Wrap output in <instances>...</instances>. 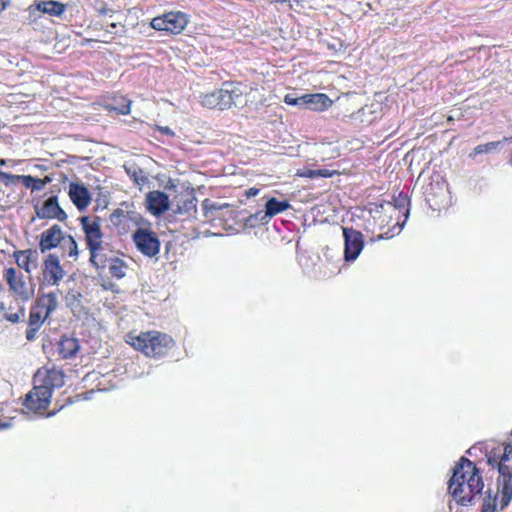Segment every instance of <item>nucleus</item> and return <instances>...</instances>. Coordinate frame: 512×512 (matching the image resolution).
<instances>
[{
	"mask_svg": "<svg viewBox=\"0 0 512 512\" xmlns=\"http://www.w3.org/2000/svg\"><path fill=\"white\" fill-rule=\"evenodd\" d=\"M188 24V17L185 13L168 12L152 19L151 27L155 30L165 31L171 34L181 33Z\"/></svg>",
	"mask_w": 512,
	"mask_h": 512,
	"instance_id": "obj_7",
	"label": "nucleus"
},
{
	"mask_svg": "<svg viewBox=\"0 0 512 512\" xmlns=\"http://www.w3.org/2000/svg\"><path fill=\"white\" fill-rule=\"evenodd\" d=\"M204 216L208 221H227L234 218V210L227 203L213 202L205 199L202 202Z\"/></svg>",
	"mask_w": 512,
	"mask_h": 512,
	"instance_id": "obj_12",
	"label": "nucleus"
},
{
	"mask_svg": "<svg viewBox=\"0 0 512 512\" xmlns=\"http://www.w3.org/2000/svg\"><path fill=\"white\" fill-rule=\"evenodd\" d=\"M38 306L44 309V317H48L58 307V292L53 291L43 295L39 299Z\"/></svg>",
	"mask_w": 512,
	"mask_h": 512,
	"instance_id": "obj_24",
	"label": "nucleus"
},
{
	"mask_svg": "<svg viewBox=\"0 0 512 512\" xmlns=\"http://www.w3.org/2000/svg\"><path fill=\"white\" fill-rule=\"evenodd\" d=\"M65 275L59 257L53 253L48 254L42 266V285L58 286Z\"/></svg>",
	"mask_w": 512,
	"mask_h": 512,
	"instance_id": "obj_10",
	"label": "nucleus"
},
{
	"mask_svg": "<svg viewBox=\"0 0 512 512\" xmlns=\"http://www.w3.org/2000/svg\"><path fill=\"white\" fill-rule=\"evenodd\" d=\"M35 212L40 219H57L58 221L67 219L66 212L58 204L57 196L49 197L40 207L35 206Z\"/></svg>",
	"mask_w": 512,
	"mask_h": 512,
	"instance_id": "obj_13",
	"label": "nucleus"
},
{
	"mask_svg": "<svg viewBox=\"0 0 512 512\" xmlns=\"http://www.w3.org/2000/svg\"><path fill=\"white\" fill-rule=\"evenodd\" d=\"M259 193V190L257 188H250L247 192H246V195L248 197H254L256 196L257 194Z\"/></svg>",
	"mask_w": 512,
	"mask_h": 512,
	"instance_id": "obj_43",
	"label": "nucleus"
},
{
	"mask_svg": "<svg viewBox=\"0 0 512 512\" xmlns=\"http://www.w3.org/2000/svg\"><path fill=\"white\" fill-rule=\"evenodd\" d=\"M243 91L239 83L225 82L220 89L200 95V103L209 109L225 110L236 105Z\"/></svg>",
	"mask_w": 512,
	"mask_h": 512,
	"instance_id": "obj_4",
	"label": "nucleus"
},
{
	"mask_svg": "<svg viewBox=\"0 0 512 512\" xmlns=\"http://www.w3.org/2000/svg\"><path fill=\"white\" fill-rule=\"evenodd\" d=\"M20 177L21 175H13L2 171L0 174V183L5 184L6 186L15 185L21 181Z\"/></svg>",
	"mask_w": 512,
	"mask_h": 512,
	"instance_id": "obj_35",
	"label": "nucleus"
},
{
	"mask_svg": "<svg viewBox=\"0 0 512 512\" xmlns=\"http://www.w3.org/2000/svg\"><path fill=\"white\" fill-rule=\"evenodd\" d=\"M291 208V204L287 200H278L275 197L267 199L264 205V216L268 217L269 221L276 215Z\"/></svg>",
	"mask_w": 512,
	"mask_h": 512,
	"instance_id": "obj_22",
	"label": "nucleus"
},
{
	"mask_svg": "<svg viewBox=\"0 0 512 512\" xmlns=\"http://www.w3.org/2000/svg\"><path fill=\"white\" fill-rule=\"evenodd\" d=\"M448 188L444 182L430 183L426 189V197L430 206L440 209L447 204Z\"/></svg>",
	"mask_w": 512,
	"mask_h": 512,
	"instance_id": "obj_15",
	"label": "nucleus"
},
{
	"mask_svg": "<svg viewBox=\"0 0 512 512\" xmlns=\"http://www.w3.org/2000/svg\"><path fill=\"white\" fill-rule=\"evenodd\" d=\"M65 384V375L61 370H38L34 376V387L26 395L23 406L34 413H41L50 404L52 392Z\"/></svg>",
	"mask_w": 512,
	"mask_h": 512,
	"instance_id": "obj_2",
	"label": "nucleus"
},
{
	"mask_svg": "<svg viewBox=\"0 0 512 512\" xmlns=\"http://www.w3.org/2000/svg\"><path fill=\"white\" fill-rule=\"evenodd\" d=\"M136 248L149 258L155 257L160 252V241L153 231L138 227L132 235Z\"/></svg>",
	"mask_w": 512,
	"mask_h": 512,
	"instance_id": "obj_9",
	"label": "nucleus"
},
{
	"mask_svg": "<svg viewBox=\"0 0 512 512\" xmlns=\"http://www.w3.org/2000/svg\"><path fill=\"white\" fill-rule=\"evenodd\" d=\"M284 102L288 105H293V106H299V107H304V104H305V98H304V95L300 96V97H294L293 95L291 94H287L284 98Z\"/></svg>",
	"mask_w": 512,
	"mask_h": 512,
	"instance_id": "obj_36",
	"label": "nucleus"
},
{
	"mask_svg": "<svg viewBox=\"0 0 512 512\" xmlns=\"http://www.w3.org/2000/svg\"><path fill=\"white\" fill-rule=\"evenodd\" d=\"M7 3L4 0H0V13L6 8Z\"/></svg>",
	"mask_w": 512,
	"mask_h": 512,
	"instance_id": "obj_45",
	"label": "nucleus"
},
{
	"mask_svg": "<svg viewBox=\"0 0 512 512\" xmlns=\"http://www.w3.org/2000/svg\"><path fill=\"white\" fill-rule=\"evenodd\" d=\"M38 251L34 249H26L14 252V258L19 268L24 269L27 273L38 266Z\"/></svg>",
	"mask_w": 512,
	"mask_h": 512,
	"instance_id": "obj_18",
	"label": "nucleus"
},
{
	"mask_svg": "<svg viewBox=\"0 0 512 512\" xmlns=\"http://www.w3.org/2000/svg\"><path fill=\"white\" fill-rule=\"evenodd\" d=\"M157 129L164 135L174 136V132L168 126H158Z\"/></svg>",
	"mask_w": 512,
	"mask_h": 512,
	"instance_id": "obj_41",
	"label": "nucleus"
},
{
	"mask_svg": "<svg viewBox=\"0 0 512 512\" xmlns=\"http://www.w3.org/2000/svg\"><path fill=\"white\" fill-rule=\"evenodd\" d=\"M111 222L119 228L125 229L128 222H133L136 225H140L144 222V219L135 212H125L121 209H116L110 216Z\"/></svg>",
	"mask_w": 512,
	"mask_h": 512,
	"instance_id": "obj_19",
	"label": "nucleus"
},
{
	"mask_svg": "<svg viewBox=\"0 0 512 512\" xmlns=\"http://www.w3.org/2000/svg\"><path fill=\"white\" fill-rule=\"evenodd\" d=\"M11 426V424L7 421H3L0 419V430L7 429Z\"/></svg>",
	"mask_w": 512,
	"mask_h": 512,
	"instance_id": "obj_44",
	"label": "nucleus"
},
{
	"mask_svg": "<svg viewBox=\"0 0 512 512\" xmlns=\"http://www.w3.org/2000/svg\"><path fill=\"white\" fill-rule=\"evenodd\" d=\"M126 264L119 258L111 260L109 265V272L112 277L122 279L125 276Z\"/></svg>",
	"mask_w": 512,
	"mask_h": 512,
	"instance_id": "obj_30",
	"label": "nucleus"
},
{
	"mask_svg": "<svg viewBox=\"0 0 512 512\" xmlns=\"http://www.w3.org/2000/svg\"><path fill=\"white\" fill-rule=\"evenodd\" d=\"M132 177L134 178V181L137 184L143 183L145 181V177L143 175V171L140 170V169L139 170H134L133 174H132Z\"/></svg>",
	"mask_w": 512,
	"mask_h": 512,
	"instance_id": "obj_39",
	"label": "nucleus"
},
{
	"mask_svg": "<svg viewBox=\"0 0 512 512\" xmlns=\"http://www.w3.org/2000/svg\"><path fill=\"white\" fill-rule=\"evenodd\" d=\"M68 195L79 211H84L91 202V194L87 187L77 182L69 184Z\"/></svg>",
	"mask_w": 512,
	"mask_h": 512,
	"instance_id": "obj_16",
	"label": "nucleus"
},
{
	"mask_svg": "<svg viewBox=\"0 0 512 512\" xmlns=\"http://www.w3.org/2000/svg\"><path fill=\"white\" fill-rule=\"evenodd\" d=\"M335 174V171H330L328 169H309V168H303L299 169L296 173L297 176L303 177V178H329L332 177Z\"/></svg>",
	"mask_w": 512,
	"mask_h": 512,
	"instance_id": "obj_29",
	"label": "nucleus"
},
{
	"mask_svg": "<svg viewBox=\"0 0 512 512\" xmlns=\"http://www.w3.org/2000/svg\"><path fill=\"white\" fill-rule=\"evenodd\" d=\"M129 339L128 343L136 350L153 358L165 356L175 344L171 336L158 331L143 332L137 336H129Z\"/></svg>",
	"mask_w": 512,
	"mask_h": 512,
	"instance_id": "obj_3",
	"label": "nucleus"
},
{
	"mask_svg": "<svg viewBox=\"0 0 512 512\" xmlns=\"http://www.w3.org/2000/svg\"><path fill=\"white\" fill-rule=\"evenodd\" d=\"M484 488L479 470L469 459L462 457L453 468V474L448 482V491L461 506L473 503L474 498Z\"/></svg>",
	"mask_w": 512,
	"mask_h": 512,
	"instance_id": "obj_1",
	"label": "nucleus"
},
{
	"mask_svg": "<svg viewBox=\"0 0 512 512\" xmlns=\"http://www.w3.org/2000/svg\"><path fill=\"white\" fill-rule=\"evenodd\" d=\"M304 98V108H308L314 111L326 110L333 104V101L323 93L304 94Z\"/></svg>",
	"mask_w": 512,
	"mask_h": 512,
	"instance_id": "obj_20",
	"label": "nucleus"
},
{
	"mask_svg": "<svg viewBox=\"0 0 512 512\" xmlns=\"http://www.w3.org/2000/svg\"><path fill=\"white\" fill-rule=\"evenodd\" d=\"M487 462L490 466L496 467L500 475L506 477L512 471V444L506 445L502 452H493Z\"/></svg>",
	"mask_w": 512,
	"mask_h": 512,
	"instance_id": "obj_14",
	"label": "nucleus"
},
{
	"mask_svg": "<svg viewBox=\"0 0 512 512\" xmlns=\"http://www.w3.org/2000/svg\"><path fill=\"white\" fill-rule=\"evenodd\" d=\"M38 330V327L28 326V329L26 330V339L28 341H33L36 337Z\"/></svg>",
	"mask_w": 512,
	"mask_h": 512,
	"instance_id": "obj_38",
	"label": "nucleus"
},
{
	"mask_svg": "<svg viewBox=\"0 0 512 512\" xmlns=\"http://www.w3.org/2000/svg\"><path fill=\"white\" fill-rule=\"evenodd\" d=\"M20 178L23 185L32 191H41L48 183L51 182V178L48 176L40 179L31 175H21Z\"/></svg>",
	"mask_w": 512,
	"mask_h": 512,
	"instance_id": "obj_26",
	"label": "nucleus"
},
{
	"mask_svg": "<svg viewBox=\"0 0 512 512\" xmlns=\"http://www.w3.org/2000/svg\"><path fill=\"white\" fill-rule=\"evenodd\" d=\"M270 221L268 217L264 216V210H260L251 214L245 219V225L249 227H256L258 225L268 224Z\"/></svg>",
	"mask_w": 512,
	"mask_h": 512,
	"instance_id": "obj_32",
	"label": "nucleus"
},
{
	"mask_svg": "<svg viewBox=\"0 0 512 512\" xmlns=\"http://www.w3.org/2000/svg\"><path fill=\"white\" fill-rule=\"evenodd\" d=\"M79 350V344L77 339L63 336L58 345L59 354L67 359L72 358L76 355Z\"/></svg>",
	"mask_w": 512,
	"mask_h": 512,
	"instance_id": "obj_23",
	"label": "nucleus"
},
{
	"mask_svg": "<svg viewBox=\"0 0 512 512\" xmlns=\"http://www.w3.org/2000/svg\"><path fill=\"white\" fill-rule=\"evenodd\" d=\"M183 209L185 210L186 213H190V211H195L196 210V200L194 198H192V199L185 201Z\"/></svg>",
	"mask_w": 512,
	"mask_h": 512,
	"instance_id": "obj_37",
	"label": "nucleus"
},
{
	"mask_svg": "<svg viewBox=\"0 0 512 512\" xmlns=\"http://www.w3.org/2000/svg\"><path fill=\"white\" fill-rule=\"evenodd\" d=\"M502 477V487H501V490H500V494H501V507L500 509L503 510L505 509L511 502L512 500V477L510 476H504V475H500Z\"/></svg>",
	"mask_w": 512,
	"mask_h": 512,
	"instance_id": "obj_27",
	"label": "nucleus"
},
{
	"mask_svg": "<svg viewBox=\"0 0 512 512\" xmlns=\"http://www.w3.org/2000/svg\"><path fill=\"white\" fill-rule=\"evenodd\" d=\"M7 320L12 323H17L20 319V315L18 313H10L6 316Z\"/></svg>",
	"mask_w": 512,
	"mask_h": 512,
	"instance_id": "obj_42",
	"label": "nucleus"
},
{
	"mask_svg": "<svg viewBox=\"0 0 512 512\" xmlns=\"http://www.w3.org/2000/svg\"><path fill=\"white\" fill-rule=\"evenodd\" d=\"M497 495L492 496L490 491L486 493L483 499L481 512H496Z\"/></svg>",
	"mask_w": 512,
	"mask_h": 512,
	"instance_id": "obj_33",
	"label": "nucleus"
},
{
	"mask_svg": "<svg viewBox=\"0 0 512 512\" xmlns=\"http://www.w3.org/2000/svg\"><path fill=\"white\" fill-rule=\"evenodd\" d=\"M82 229L85 233L87 247L90 251V262H97L99 251H102V231L98 219H91L89 216L80 218Z\"/></svg>",
	"mask_w": 512,
	"mask_h": 512,
	"instance_id": "obj_6",
	"label": "nucleus"
},
{
	"mask_svg": "<svg viewBox=\"0 0 512 512\" xmlns=\"http://www.w3.org/2000/svg\"><path fill=\"white\" fill-rule=\"evenodd\" d=\"M58 245L68 248L69 257H76L78 255V248L75 239L70 235H64L61 227L58 224H54L49 229L41 233L39 249L42 253H45L56 248Z\"/></svg>",
	"mask_w": 512,
	"mask_h": 512,
	"instance_id": "obj_5",
	"label": "nucleus"
},
{
	"mask_svg": "<svg viewBox=\"0 0 512 512\" xmlns=\"http://www.w3.org/2000/svg\"><path fill=\"white\" fill-rule=\"evenodd\" d=\"M106 108L120 115H128L131 111V101L124 96L115 98Z\"/></svg>",
	"mask_w": 512,
	"mask_h": 512,
	"instance_id": "obj_28",
	"label": "nucleus"
},
{
	"mask_svg": "<svg viewBox=\"0 0 512 512\" xmlns=\"http://www.w3.org/2000/svg\"><path fill=\"white\" fill-rule=\"evenodd\" d=\"M4 277L10 290L13 291L22 301H28L34 296L35 289L31 277H29V281L27 282L24 276L18 273L13 267L5 270Z\"/></svg>",
	"mask_w": 512,
	"mask_h": 512,
	"instance_id": "obj_8",
	"label": "nucleus"
},
{
	"mask_svg": "<svg viewBox=\"0 0 512 512\" xmlns=\"http://www.w3.org/2000/svg\"><path fill=\"white\" fill-rule=\"evenodd\" d=\"M30 8L50 16H61L65 12V5L54 0L34 1Z\"/></svg>",
	"mask_w": 512,
	"mask_h": 512,
	"instance_id": "obj_21",
	"label": "nucleus"
},
{
	"mask_svg": "<svg viewBox=\"0 0 512 512\" xmlns=\"http://www.w3.org/2000/svg\"><path fill=\"white\" fill-rule=\"evenodd\" d=\"M56 414V411H52V412H49L46 416L47 417H52Z\"/></svg>",
	"mask_w": 512,
	"mask_h": 512,
	"instance_id": "obj_46",
	"label": "nucleus"
},
{
	"mask_svg": "<svg viewBox=\"0 0 512 512\" xmlns=\"http://www.w3.org/2000/svg\"><path fill=\"white\" fill-rule=\"evenodd\" d=\"M147 209L154 216H160L169 209V197L162 191H150L146 196Z\"/></svg>",
	"mask_w": 512,
	"mask_h": 512,
	"instance_id": "obj_17",
	"label": "nucleus"
},
{
	"mask_svg": "<svg viewBox=\"0 0 512 512\" xmlns=\"http://www.w3.org/2000/svg\"><path fill=\"white\" fill-rule=\"evenodd\" d=\"M507 476H510V477H512V471H511V473H510V474H508Z\"/></svg>",
	"mask_w": 512,
	"mask_h": 512,
	"instance_id": "obj_47",
	"label": "nucleus"
},
{
	"mask_svg": "<svg viewBox=\"0 0 512 512\" xmlns=\"http://www.w3.org/2000/svg\"><path fill=\"white\" fill-rule=\"evenodd\" d=\"M45 317L42 316V311L34 308L30 311L28 326L40 328Z\"/></svg>",
	"mask_w": 512,
	"mask_h": 512,
	"instance_id": "obj_34",
	"label": "nucleus"
},
{
	"mask_svg": "<svg viewBox=\"0 0 512 512\" xmlns=\"http://www.w3.org/2000/svg\"><path fill=\"white\" fill-rule=\"evenodd\" d=\"M96 261L97 262H91V264L94 265L98 269L105 267L106 259L104 258L103 255H101L100 252H99V256L97 257Z\"/></svg>",
	"mask_w": 512,
	"mask_h": 512,
	"instance_id": "obj_40",
	"label": "nucleus"
},
{
	"mask_svg": "<svg viewBox=\"0 0 512 512\" xmlns=\"http://www.w3.org/2000/svg\"><path fill=\"white\" fill-rule=\"evenodd\" d=\"M344 259L346 262H354L364 248V239L360 231L343 227Z\"/></svg>",
	"mask_w": 512,
	"mask_h": 512,
	"instance_id": "obj_11",
	"label": "nucleus"
},
{
	"mask_svg": "<svg viewBox=\"0 0 512 512\" xmlns=\"http://www.w3.org/2000/svg\"><path fill=\"white\" fill-rule=\"evenodd\" d=\"M509 140H510V138L505 137L499 141H492V142H488L485 144L477 145L474 148L473 152L470 154V156H475V155H479V154L491 153L494 151H498V150L502 149L504 147L505 143H507Z\"/></svg>",
	"mask_w": 512,
	"mask_h": 512,
	"instance_id": "obj_25",
	"label": "nucleus"
},
{
	"mask_svg": "<svg viewBox=\"0 0 512 512\" xmlns=\"http://www.w3.org/2000/svg\"><path fill=\"white\" fill-rule=\"evenodd\" d=\"M394 202V206L396 209H398L399 211L401 210H405V220H407L408 216H409V199L407 197V195H404L402 192L399 193V195L397 197L394 198L393 200ZM405 222H403L400 227H399V231L402 230L403 226H404Z\"/></svg>",
	"mask_w": 512,
	"mask_h": 512,
	"instance_id": "obj_31",
	"label": "nucleus"
}]
</instances>
